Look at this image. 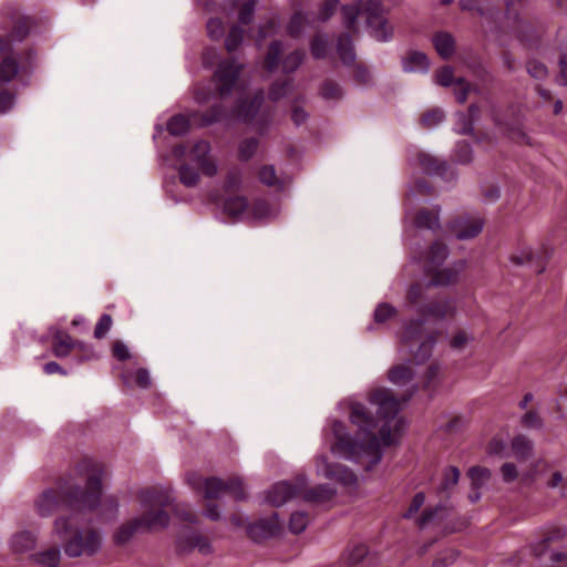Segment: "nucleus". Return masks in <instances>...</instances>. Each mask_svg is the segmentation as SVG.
<instances>
[{"label": "nucleus", "instance_id": "nucleus-60", "mask_svg": "<svg viewBox=\"0 0 567 567\" xmlns=\"http://www.w3.org/2000/svg\"><path fill=\"white\" fill-rule=\"evenodd\" d=\"M435 82L444 87L451 86L455 83L453 69L449 65L443 66L435 73Z\"/></svg>", "mask_w": 567, "mask_h": 567}, {"label": "nucleus", "instance_id": "nucleus-21", "mask_svg": "<svg viewBox=\"0 0 567 567\" xmlns=\"http://www.w3.org/2000/svg\"><path fill=\"white\" fill-rule=\"evenodd\" d=\"M264 91H257L251 100H243L236 110L237 117L244 122L250 123L257 120L258 123L265 125L268 121L269 114L262 112L260 116L257 118V115L260 112L261 105L264 103Z\"/></svg>", "mask_w": 567, "mask_h": 567}, {"label": "nucleus", "instance_id": "nucleus-34", "mask_svg": "<svg viewBox=\"0 0 567 567\" xmlns=\"http://www.w3.org/2000/svg\"><path fill=\"white\" fill-rule=\"evenodd\" d=\"M10 546L14 553H27L35 547V538L33 534H13Z\"/></svg>", "mask_w": 567, "mask_h": 567}, {"label": "nucleus", "instance_id": "nucleus-9", "mask_svg": "<svg viewBox=\"0 0 567 567\" xmlns=\"http://www.w3.org/2000/svg\"><path fill=\"white\" fill-rule=\"evenodd\" d=\"M430 187L423 179H417L410 186L405 200V220L411 221L414 231L422 229L435 230L440 227L439 210L420 209L415 215L410 212V207L414 204V199L419 196L427 195Z\"/></svg>", "mask_w": 567, "mask_h": 567}, {"label": "nucleus", "instance_id": "nucleus-43", "mask_svg": "<svg viewBox=\"0 0 567 567\" xmlns=\"http://www.w3.org/2000/svg\"><path fill=\"white\" fill-rule=\"evenodd\" d=\"M442 506H434L425 508L420 516L416 518V523L420 528L430 527L432 523H434L437 518L441 517L443 513Z\"/></svg>", "mask_w": 567, "mask_h": 567}, {"label": "nucleus", "instance_id": "nucleus-38", "mask_svg": "<svg viewBox=\"0 0 567 567\" xmlns=\"http://www.w3.org/2000/svg\"><path fill=\"white\" fill-rule=\"evenodd\" d=\"M467 474L471 478L472 487L474 489H480L485 486L492 476V472L488 468L482 466L471 467Z\"/></svg>", "mask_w": 567, "mask_h": 567}, {"label": "nucleus", "instance_id": "nucleus-40", "mask_svg": "<svg viewBox=\"0 0 567 567\" xmlns=\"http://www.w3.org/2000/svg\"><path fill=\"white\" fill-rule=\"evenodd\" d=\"M259 179L267 186H274L278 189L284 188V181L277 176L275 167L271 165H265L260 168Z\"/></svg>", "mask_w": 567, "mask_h": 567}, {"label": "nucleus", "instance_id": "nucleus-44", "mask_svg": "<svg viewBox=\"0 0 567 567\" xmlns=\"http://www.w3.org/2000/svg\"><path fill=\"white\" fill-rule=\"evenodd\" d=\"M329 49V41L327 35L317 34L311 41L310 51L315 59L326 58Z\"/></svg>", "mask_w": 567, "mask_h": 567}, {"label": "nucleus", "instance_id": "nucleus-8", "mask_svg": "<svg viewBox=\"0 0 567 567\" xmlns=\"http://www.w3.org/2000/svg\"><path fill=\"white\" fill-rule=\"evenodd\" d=\"M423 300V291L419 285H414L410 288L408 292V301L409 305L420 313L422 319L413 320L412 322H420L422 329L425 333H433L435 336V340L437 339V333L435 331H427L424 328V321H436L443 320L452 317L455 313V302L452 299H444L441 301L430 302L427 305H422Z\"/></svg>", "mask_w": 567, "mask_h": 567}, {"label": "nucleus", "instance_id": "nucleus-13", "mask_svg": "<svg viewBox=\"0 0 567 567\" xmlns=\"http://www.w3.org/2000/svg\"><path fill=\"white\" fill-rule=\"evenodd\" d=\"M528 0H508L506 2V12L508 19H513L515 22L514 33L515 37L528 45H532L534 41L539 39L542 29L534 28L529 21L525 18H519L527 7Z\"/></svg>", "mask_w": 567, "mask_h": 567}, {"label": "nucleus", "instance_id": "nucleus-27", "mask_svg": "<svg viewBox=\"0 0 567 567\" xmlns=\"http://www.w3.org/2000/svg\"><path fill=\"white\" fill-rule=\"evenodd\" d=\"M478 117V107L471 105L467 113H456V121L454 124V131L458 134H472L473 124Z\"/></svg>", "mask_w": 567, "mask_h": 567}, {"label": "nucleus", "instance_id": "nucleus-26", "mask_svg": "<svg viewBox=\"0 0 567 567\" xmlns=\"http://www.w3.org/2000/svg\"><path fill=\"white\" fill-rule=\"evenodd\" d=\"M223 213L234 220L248 219L249 206L245 197L233 196L225 199Z\"/></svg>", "mask_w": 567, "mask_h": 567}, {"label": "nucleus", "instance_id": "nucleus-57", "mask_svg": "<svg viewBox=\"0 0 567 567\" xmlns=\"http://www.w3.org/2000/svg\"><path fill=\"white\" fill-rule=\"evenodd\" d=\"M291 82L286 80L281 82H275L269 90V99L274 102L280 100L289 92Z\"/></svg>", "mask_w": 567, "mask_h": 567}, {"label": "nucleus", "instance_id": "nucleus-50", "mask_svg": "<svg viewBox=\"0 0 567 567\" xmlns=\"http://www.w3.org/2000/svg\"><path fill=\"white\" fill-rule=\"evenodd\" d=\"M305 59V52L301 50H296L288 54L282 61V70L285 73L295 72Z\"/></svg>", "mask_w": 567, "mask_h": 567}, {"label": "nucleus", "instance_id": "nucleus-2", "mask_svg": "<svg viewBox=\"0 0 567 567\" xmlns=\"http://www.w3.org/2000/svg\"><path fill=\"white\" fill-rule=\"evenodd\" d=\"M102 476L103 470L96 462L82 460L55 486L47 487L35 496V514L47 518L64 507L69 514L55 519V532H82L90 514L100 506V514L107 512L106 518H112L117 511V502L113 497L102 499Z\"/></svg>", "mask_w": 567, "mask_h": 567}, {"label": "nucleus", "instance_id": "nucleus-45", "mask_svg": "<svg viewBox=\"0 0 567 567\" xmlns=\"http://www.w3.org/2000/svg\"><path fill=\"white\" fill-rule=\"evenodd\" d=\"M460 470L456 466H447L443 472L440 489L446 492L453 488L460 480Z\"/></svg>", "mask_w": 567, "mask_h": 567}, {"label": "nucleus", "instance_id": "nucleus-6", "mask_svg": "<svg viewBox=\"0 0 567 567\" xmlns=\"http://www.w3.org/2000/svg\"><path fill=\"white\" fill-rule=\"evenodd\" d=\"M156 498L154 491H142L140 512L128 519L120 532H148L167 527L169 518L164 511L157 508Z\"/></svg>", "mask_w": 567, "mask_h": 567}, {"label": "nucleus", "instance_id": "nucleus-10", "mask_svg": "<svg viewBox=\"0 0 567 567\" xmlns=\"http://www.w3.org/2000/svg\"><path fill=\"white\" fill-rule=\"evenodd\" d=\"M187 483L194 489L202 492L206 499L219 498L226 492L233 494L237 499L244 497V486L239 477L224 482L217 477L204 478L199 474L190 473L187 475Z\"/></svg>", "mask_w": 567, "mask_h": 567}, {"label": "nucleus", "instance_id": "nucleus-4", "mask_svg": "<svg viewBox=\"0 0 567 567\" xmlns=\"http://www.w3.org/2000/svg\"><path fill=\"white\" fill-rule=\"evenodd\" d=\"M29 20L25 19L22 23L14 28L12 34L8 38H0V113H7L13 107L14 95L6 87L19 72L28 71L32 63V53L29 52L25 59L18 62L21 52L13 48V41H22L28 34Z\"/></svg>", "mask_w": 567, "mask_h": 567}, {"label": "nucleus", "instance_id": "nucleus-63", "mask_svg": "<svg viewBox=\"0 0 567 567\" xmlns=\"http://www.w3.org/2000/svg\"><path fill=\"white\" fill-rule=\"evenodd\" d=\"M424 502H425L424 493H422V492L416 493L413 496L411 504L409 505L406 512L403 514V517L413 518L417 514L420 508L424 505Z\"/></svg>", "mask_w": 567, "mask_h": 567}, {"label": "nucleus", "instance_id": "nucleus-55", "mask_svg": "<svg viewBox=\"0 0 567 567\" xmlns=\"http://www.w3.org/2000/svg\"><path fill=\"white\" fill-rule=\"evenodd\" d=\"M445 115L441 109H434L423 114L421 123L426 128H433L443 122Z\"/></svg>", "mask_w": 567, "mask_h": 567}, {"label": "nucleus", "instance_id": "nucleus-18", "mask_svg": "<svg viewBox=\"0 0 567 567\" xmlns=\"http://www.w3.org/2000/svg\"><path fill=\"white\" fill-rule=\"evenodd\" d=\"M306 478L299 477L297 484L287 481L274 484L266 493V501L272 506H281L302 492Z\"/></svg>", "mask_w": 567, "mask_h": 567}, {"label": "nucleus", "instance_id": "nucleus-24", "mask_svg": "<svg viewBox=\"0 0 567 567\" xmlns=\"http://www.w3.org/2000/svg\"><path fill=\"white\" fill-rule=\"evenodd\" d=\"M197 548L200 554L207 555L212 551L210 540L207 534H181L177 539V550L181 553Z\"/></svg>", "mask_w": 567, "mask_h": 567}, {"label": "nucleus", "instance_id": "nucleus-20", "mask_svg": "<svg viewBox=\"0 0 567 567\" xmlns=\"http://www.w3.org/2000/svg\"><path fill=\"white\" fill-rule=\"evenodd\" d=\"M484 220L478 215L464 214L451 224V231L460 240L476 237L483 230Z\"/></svg>", "mask_w": 567, "mask_h": 567}, {"label": "nucleus", "instance_id": "nucleus-12", "mask_svg": "<svg viewBox=\"0 0 567 567\" xmlns=\"http://www.w3.org/2000/svg\"><path fill=\"white\" fill-rule=\"evenodd\" d=\"M256 3L257 0H231L233 7L237 8L239 13L238 24L230 28L225 40V47L229 53L236 51L243 44L246 38L245 27L252 21Z\"/></svg>", "mask_w": 567, "mask_h": 567}, {"label": "nucleus", "instance_id": "nucleus-48", "mask_svg": "<svg viewBox=\"0 0 567 567\" xmlns=\"http://www.w3.org/2000/svg\"><path fill=\"white\" fill-rule=\"evenodd\" d=\"M281 528L279 518L277 514H272L268 518H262L257 522L255 528H251L249 532H279Z\"/></svg>", "mask_w": 567, "mask_h": 567}, {"label": "nucleus", "instance_id": "nucleus-62", "mask_svg": "<svg viewBox=\"0 0 567 567\" xmlns=\"http://www.w3.org/2000/svg\"><path fill=\"white\" fill-rule=\"evenodd\" d=\"M454 94L458 103H464L467 99L468 93L472 90L470 83H467L463 78H458L455 80Z\"/></svg>", "mask_w": 567, "mask_h": 567}, {"label": "nucleus", "instance_id": "nucleus-42", "mask_svg": "<svg viewBox=\"0 0 567 567\" xmlns=\"http://www.w3.org/2000/svg\"><path fill=\"white\" fill-rule=\"evenodd\" d=\"M311 517L302 511L293 512L289 519L290 532H305L310 526Z\"/></svg>", "mask_w": 567, "mask_h": 567}, {"label": "nucleus", "instance_id": "nucleus-53", "mask_svg": "<svg viewBox=\"0 0 567 567\" xmlns=\"http://www.w3.org/2000/svg\"><path fill=\"white\" fill-rule=\"evenodd\" d=\"M174 519L178 523L185 524V527H192L197 520V515L190 507L181 506L176 508Z\"/></svg>", "mask_w": 567, "mask_h": 567}, {"label": "nucleus", "instance_id": "nucleus-41", "mask_svg": "<svg viewBox=\"0 0 567 567\" xmlns=\"http://www.w3.org/2000/svg\"><path fill=\"white\" fill-rule=\"evenodd\" d=\"M189 120L182 114L174 115L167 123V131L174 136H181L188 132Z\"/></svg>", "mask_w": 567, "mask_h": 567}, {"label": "nucleus", "instance_id": "nucleus-5", "mask_svg": "<svg viewBox=\"0 0 567 567\" xmlns=\"http://www.w3.org/2000/svg\"><path fill=\"white\" fill-rule=\"evenodd\" d=\"M173 156L181 161L179 181L186 187L196 186L200 175L214 177L218 173L217 158L212 154V147L207 141H197L189 148L177 145L173 150Z\"/></svg>", "mask_w": 567, "mask_h": 567}, {"label": "nucleus", "instance_id": "nucleus-19", "mask_svg": "<svg viewBox=\"0 0 567 567\" xmlns=\"http://www.w3.org/2000/svg\"><path fill=\"white\" fill-rule=\"evenodd\" d=\"M316 470L318 475L326 478L337 480L344 485H354L358 481V477L353 472L342 465L329 463L324 455H319L316 458Z\"/></svg>", "mask_w": 567, "mask_h": 567}, {"label": "nucleus", "instance_id": "nucleus-56", "mask_svg": "<svg viewBox=\"0 0 567 567\" xmlns=\"http://www.w3.org/2000/svg\"><path fill=\"white\" fill-rule=\"evenodd\" d=\"M396 315V309L390 303L382 302L374 310V321L383 323Z\"/></svg>", "mask_w": 567, "mask_h": 567}, {"label": "nucleus", "instance_id": "nucleus-35", "mask_svg": "<svg viewBox=\"0 0 567 567\" xmlns=\"http://www.w3.org/2000/svg\"><path fill=\"white\" fill-rule=\"evenodd\" d=\"M512 451L518 461H523L530 455L533 442L525 435H517L512 441Z\"/></svg>", "mask_w": 567, "mask_h": 567}, {"label": "nucleus", "instance_id": "nucleus-52", "mask_svg": "<svg viewBox=\"0 0 567 567\" xmlns=\"http://www.w3.org/2000/svg\"><path fill=\"white\" fill-rule=\"evenodd\" d=\"M538 258V254L528 246L522 247L511 256V260L516 265H526Z\"/></svg>", "mask_w": 567, "mask_h": 567}, {"label": "nucleus", "instance_id": "nucleus-22", "mask_svg": "<svg viewBox=\"0 0 567 567\" xmlns=\"http://www.w3.org/2000/svg\"><path fill=\"white\" fill-rule=\"evenodd\" d=\"M53 353L58 358H64L69 355L72 349H79L84 353V359L89 360L94 357L93 350L90 346L83 343L73 341L72 338L62 331L56 330L54 333V341H53Z\"/></svg>", "mask_w": 567, "mask_h": 567}, {"label": "nucleus", "instance_id": "nucleus-64", "mask_svg": "<svg viewBox=\"0 0 567 567\" xmlns=\"http://www.w3.org/2000/svg\"><path fill=\"white\" fill-rule=\"evenodd\" d=\"M487 452L489 455L499 457H507L509 455L506 443L501 439L492 440L487 446Z\"/></svg>", "mask_w": 567, "mask_h": 567}, {"label": "nucleus", "instance_id": "nucleus-46", "mask_svg": "<svg viewBox=\"0 0 567 567\" xmlns=\"http://www.w3.org/2000/svg\"><path fill=\"white\" fill-rule=\"evenodd\" d=\"M368 555V547L364 544L351 545L344 553L346 560L351 564L360 563Z\"/></svg>", "mask_w": 567, "mask_h": 567}, {"label": "nucleus", "instance_id": "nucleus-59", "mask_svg": "<svg viewBox=\"0 0 567 567\" xmlns=\"http://www.w3.org/2000/svg\"><path fill=\"white\" fill-rule=\"evenodd\" d=\"M454 157L458 163L466 164L472 161V148L466 142H458L455 145Z\"/></svg>", "mask_w": 567, "mask_h": 567}, {"label": "nucleus", "instance_id": "nucleus-36", "mask_svg": "<svg viewBox=\"0 0 567 567\" xmlns=\"http://www.w3.org/2000/svg\"><path fill=\"white\" fill-rule=\"evenodd\" d=\"M474 341V334L465 329L457 330L450 340V347L455 351L466 350Z\"/></svg>", "mask_w": 567, "mask_h": 567}, {"label": "nucleus", "instance_id": "nucleus-1", "mask_svg": "<svg viewBox=\"0 0 567 567\" xmlns=\"http://www.w3.org/2000/svg\"><path fill=\"white\" fill-rule=\"evenodd\" d=\"M369 403L375 408V417L364 403L353 398L338 404L340 410L348 412L349 421L355 427L354 435L336 419L328 420L322 430V442L334 456L357 463L367 471L380 463L386 447L399 443L404 426L398 416L401 401L390 389L370 391Z\"/></svg>", "mask_w": 567, "mask_h": 567}, {"label": "nucleus", "instance_id": "nucleus-30", "mask_svg": "<svg viewBox=\"0 0 567 567\" xmlns=\"http://www.w3.org/2000/svg\"><path fill=\"white\" fill-rule=\"evenodd\" d=\"M337 52L341 61L350 65L355 61V52L350 34H341L337 43Z\"/></svg>", "mask_w": 567, "mask_h": 567}, {"label": "nucleus", "instance_id": "nucleus-25", "mask_svg": "<svg viewBox=\"0 0 567 567\" xmlns=\"http://www.w3.org/2000/svg\"><path fill=\"white\" fill-rule=\"evenodd\" d=\"M278 204H271L266 198H258L251 207H249L248 219L266 223L275 219L279 214Z\"/></svg>", "mask_w": 567, "mask_h": 567}, {"label": "nucleus", "instance_id": "nucleus-29", "mask_svg": "<svg viewBox=\"0 0 567 567\" xmlns=\"http://www.w3.org/2000/svg\"><path fill=\"white\" fill-rule=\"evenodd\" d=\"M336 494L333 487L329 484H322L303 493V498L307 502L323 504L330 501Z\"/></svg>", "mask_w": 567, "mask_h": 567}, {"label": "nucleus", "instance_id": "nucleus-3", "mask_svg": "<svg viewBox=\"0 0 567 567\" xmlns=\"http://www.w3.org/2000/svg\"><path fill=\"white\" fill-rule=\"evenodd\" d=\"M435 346V336L425 333L420 322H409L400 336V352H409L412 359L396 364L389 370L388 378L398 386H408L403 401L409 400L416 391L419 383L414 381V364L420 365L430 359Z\"/></svg>", "mask_w": 567, "mask_h": 567}, {"label": "nucleus", "instance_id": "nucleus-16", "mask_svg": "<svg viewBox=\"0 0 567 567\" xmlns=\"http://www.w3.org/2000/svg\"><path fill=\"white\" fill-rule=\"evenodd\" d=\"M549 470V464L544 460H538L526 471L519 472L517 466L512 462H506L501 466V475L505 483H512L519 478L524 485L533 484L537 477L544 476Z\"/></svg>", "mask_w": 567, "mask_h": 567}, {"label": "nucleus", "instance_id": "nucleus-28", "mask_svg": "<svg viewBox=\"0 0 567 567\" xmlns=\"http://www.w3.org/2000/svg\"><path fill=\"white\" fill-rule=\"evenodd\" d=\"M405 72H426L430 68L427 56L422 52H410L402 62Z\"/></svg>", "mask_w": 567, "mask_h": 567}, {"label": "nucleus", "instance_id": "nucleus-37", "mask_svg": "<svg viewBox=\"0 0 567 567\" xmlns=\"http://www.w3.org/2000/svg\"><path fill=\"white\" fill-rule=\"evenodd\" d=\"M354 1H355V4L343 6L341 9L343 24L349 31H355L357 19H358L359 12H360L359 4H361L363 0H354Z\"/></svg>", "mask_w": 567, "mask_h": 567}, {"label": "nucleus", "instance_id": "nucleus-32", "mask_svg": "<svg viewBox=\"0 0 567 567\" xmlns=\"http://www.w3.org/2000/svg\"><path fill=\"white\" fill-rule=\"evenodd\" d=\"M433 44L436 52L444 59L450 58L455 50L454 39L451 34L440 32L433 37Z\"/></svg>", "mask_w": 567, "mask_h": 567}, {"label": "nucleus", "instance_id": "nucleus-39", "mask_svg": "<svg viewBox=\"0 0 567 567\" xmlns=\"http://www.w3.org/2000/svg\"><path fill=\"white\" fill-rule=\"evenodd\" d=\"M320 95L329 102H337L342 99L343 91L342 87L332 80H327L323 82Z\"/></svg>", "mask_w": 567, "mask_h": 567}, {"label": "nucleus", "instance_id": "nucleus-54", "mask_svg": "<svg viewBox=\"0 0 567 567\" xmlns=\"http://www.w3.org/2000/svg\"><path fill=\"white\" fill-rule=\"evenodd\" d=\"M503 130L507 133L509 138H512L513 141L520 143V144H530V138L525 133V131L523 130L520 124H518V123L513 124V125L506 124V125H504Z\"/></svg>", "mask_w": 567, "mask_h": 567}, {"label": "nucleus", "instance_id": "nucleus-61", "mask_svg": "<svg viewBox=\"0 0 567 567\" xmlns=\"http://www.w3.org/2000/svg\"><path fill=\"white\" fill-rule=\"evenodd\" d=\"M207 32L210 39L219 40L225 34L224 23L219 18H212L207 22Z\"/></svg>", "mask_w": 567, "mask_h": 567}, {"label": "nucleus", "instance_id": "nucleus-23", "mask_svg": "<svg viewBox=\"0 0 567 567\" xmlns=\"http://www.w3.org/2000/svg\"><path fill=\"white\" fill-rule=\"evenodd\" d=\"M410 163L427 175H442L446 169V163L424 151H416L411 155Z\"/></svg>", "mask_w": 567, "mask_h": 567}, {"label": "nucleus", "instance_id": "nucleus-11", "mask_svg": "<svg viewBox=\"0 0 567 567\" xmlns=\"http://www.w3.org/2000/svg\"><path fill=\"white\" fill-rule=\"evenodd\" d=\"M370 34L379 42H388L393 37V28L385 18L386 9L382 0H367L363 4Z\"/></svg>", "mask_w": 567, "mask_h": 567}, {"label": "nucleus", "instance_id": "nucleus-31", "mask_svg": "<svg viewBox=\"0 0 567 567\" xmlns=\"http://www.w3.org/2000/svg\"><path fill=\"white\" fill-rule=\"evenodd\" d=\"M61 553L56 547L45 549L43 551L34 553L31 559L43 567H58L60 564Z\"/></svg>", "mask_w": 567, "mask_h": 567}, {"label": "nucleus", "instance_id": "nucleus-51", "mask_svg": "<svg viewBox=\"0 0 567 567\" xmlns=\"http://www.w3.org/2000/svg\"><path fill=\"white\" fill-rule=\"evenodd\" d=\"M526 71L529 74V76L537 81H544L548 78L547 66L537 60L527 61Z\"/></svg>", "mask_w": 567, "mask_h": 567}, {"label": "nucleus", "instance_id": "nucleus-49", "mask_svg": "<svg viewBox=\"0 0 567 567\" xmlns=\"http://www.w3.org/2000/svg\"><path fill=\"white\" fill-rule=\"evenodd\" d=\"M282 52V44L279 41L271 42L268 54L266 56V68L269 72L277 69L279 64V58Z\"/></svg>", "mask_w": 567, "mask_h": 567}, {"label": "nucleus", "instance_id": "nucleus-17", "mask_svg": "<svg viewBox=\"0 0 567 567\" xmlns=\"http://www.w3.org/2000/svg\"><path fill=\"white\" fill-rule=\"evenodd\" d=\"M101 544L100 534H73L64 546V553L69 557L90 556L100 549Z\"/></svg>", "mask_w": 567, "mask_h": 567}, {"label": "nucleus", "instance_id": "nucleus-47", "mask_svg": "<svg viewBox=\"0 0 567 567\" xmlns=\"http://www.w3.org/2000/svg\"><path fill=\"white\" fill-rule=\"evenodd\" d=\"M546 487L551 489H559V495L564 497L567 492V482L564 478V475L559 471H553L548 478L545 482Z\"/></svg>", "mask_w": 567, "mask_h": 567}, {"label": "nucleus", "instance_id": "nucleus-58", "mask_svg": "<svg viewBox=\"0 0 567 567\" xmlns=\"http://www.w3.org/2000/svg\"><path fill=\"white\" fill-rule=\"evenodd\" d=\"M258 141L255 137L246 138L239 144V157L243 161L249 159L256 152Z\"/></svg>", "mask_w": 567, "mask_h": 567}, {"label": "nucleus", "instance_id": "nucleus-15", "mask_svg": "<svg viewBox=\"0 0 567 567\" xmlns=\"http://www.w3.org/2000/svg\"><path fill=\"white\" fill-rule=\"evenodd\" d=\"M561 535L550 534L530 546L533 555L540 561L566 563L567 550L561 549Z\"/></svg>", "mask_w": 567, "mask_h": 567}, {"label": "nucleus", "instance_id": "nucleus-7", "mask_svg": "<svg viewBox=\"0 0 567 567\" xmlns=\"http://www.w3.org/2000/svg\"><path fill=\"white\" fill-rule=\"evenodd\" d=\"M447 255L449 250L445 244L435 241L431 246L425 260L423 261L425 272L432 276L429 281V286L443 287L453 285L457 281L460 274L465 267V262L458 261L452 266L441 268Z\"/></svg>", "mask_w": 567, "mask_h": 567}, {"label": "nucleus", "instance_id": "nucleus-14", "mask_svg": "<svg viewBox=\"0 0 567 567\" xmlns=\"http://www.w3.org/2000/svg\"><path fill=\"white\" fill-rule=\"evenodd\" d=\"M244 64L235 60L221 61L214 73V82L219 96H228L234 90L239 87V75Z\"/></svg>", "mask_w": 567, "mask_h": 567}, {"label": "nucleus", "instance_id": "nucleus-33", "mask_svg": "<svg viewBox=\"0 0 567 567\" xmlns=\"http://www.w3.org/2000/svg\"><path fill=\"white\" fill-rule=\"evenodd\" d=\"M312 20L309 14L297 12L295 13L288 24V33L291 37H299L307 28H312Z\"/></svg>", "mask_w": 567, "mask_h": 567}]
</instances>
